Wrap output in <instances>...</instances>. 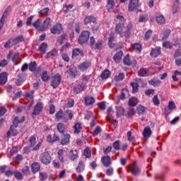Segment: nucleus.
Listing matches in <instances>:
<instances>
[{
    "mask_svg": "<svg viewBox=\"0 0 181 181\" xmlns=\"http://www.w3.org/2000/svg\"><path fill=\"white\" fill-rule=\"evenodd\" d=\"M139 6V0H130L128 5V11L129 12H132L135 11L136 8Z\"/></svg>",
    "mask_w": 181,
    "mask_h": 181,
    "instance_id": "nucleus-11",
    "label": "nucleus"
},
{
    "mask_svg": "<svg viewBox=\"0 0 181 181\" xmlns=\"http://www.w3.org/2000/svg\"><path fill=\"white\" fill-rule=\"evenodd\" d=\"M116 18L119 21V23H125L127 22V19L123 16L117 15Z\"/></svg>",
    "mask_w": 181,
    "mask_h": 181,
    "instance_id": "nucleus-60",
    "label": "nucleus"
},
{
    "mask_svg": "<svg viewBox=\"0 0 181 181\" xmlns=\"http://www.w3.org/2000/svg\"><path fill=\"white\" fill-rule=\"evenodd\" d=\"M70 138H71V136H70V134H64L61 140V145H69V144H70Z\"/></svg>",
    "mask_w": 181,
    "mask_h": 181,
    "instance_id": "nucleus-22",
    "label": "nucleus"
},
{
    "mask_svg": "<svg viewBox=\"0 0 181 181\" xmlns=\"http://www.w3.org/2000/svg\"><path fill=\"white\" fill-rule=\"evenodd\" d=\"M148 83H149V84H151V86H153V87H158V86H160L161 81L156 78H153V79L149 81Z\"/></svg>",
    "mask_w": 181,
    "mask_h": 181,
    "instance_id": "nucleus-45",
    "label": "nucleus"
},
{
    "mask_svg": "<svg viewBox=\"0 0 181 181\" xmlns=\"http://www.w3.org/2000/svg\"><path fill=\"white\" fill-rule=\"evenodd\" d=\"M40 160L43 165H49L52 162V156L49 151H45L40 156Z\"/></svg>",
    "mask_w": 181,
    "mask_h": 181,
    "instance_id": "nucleus-4",
    "label": "nucleus"
},
{
    "mask_svg": "<svg viewBox=\"0 0 181 181\" xmlns=\"http://www.w3.org/2000/svg\"><path fill=\"white\" fill-rule=\"evenodd\" d=\"M40 22H42V21H40V19H37L33 23V26H34V28H35L37 30H40V32H43L42 25H40Z\"/></svg>",
    "mask_w": 181,
    "mask_h": 181,
    "instance_id": "nucleus-35",
    "label": "nucleus"
},
{
    "mask_svg": "<svg viewBox=\"0 0 181 181\" xmlns=\"http://www.w3.org/2000/svg\"><path fill=\"white\" fill-rule=\"evenodd\" d=\"M115 39V35L114 34V33H111L110 34V36L108 37V46L109 47H110V49H114L115 45L114 43H112V42H114Z\"/></svg>",
    "mask_w": 181,
    "mask_h": 181,
    "instance_id": "nucleus-27",
    "label": "nucleus"
},
{
    "mask_svg": "<svg viewBox=\"0 0 181 181\" xmlns=\"http://www.w3.org/2000/svg\"><path fill=\"white\" fill-rule=\"evenodd\" d=\"M59 139H60V138L56 134H54L53 136L48 134L47 136V141L49 144H53V142H56V141H59Z\"/></svg>",
    "mask_w": 181,
    "mask_h": 181,
    "instance_id": "nucleus-25",
    "label": "nucleus"
},
{
    "mask_svg": "<svg viewBox=\"0 0 181 181\" xmlns=\"http://www.w3.org/2000/svg\"><path fill=\"white\" fill-rule=\"evenodd\" d=\"M52 19L50 18L47 17L43 22L42 26V32L44 30H46V29L49 28V25H50Z\"/></svg>",
    "mask_w": 181,
    "mask_h": 181,
    "instance_id": "nucleus-38",
    "label": "nucleus"
},
{
    "mask_svg": "<svg viewBox=\"0 0 181 181\" xmlns=\"http://www.w3.org/2000/svg\"><path fill=\"white\" fill-rule=\"evenodd\" d=\"M84 25H88V23H95L97 22V18L93 16H87L84 20Z\"/></svg>",
    "mask_w": 181,
    "mask_h": 181,
    "instance_id": "nucleus-21",
    "label": "nucleus"
},
{
    "mask_svg": "<svg viewBox=\"0 0 181 181\" xmlns=\"http://www.w3.org/2000/svg\"><path fill=\"white\" fill-rule=\"evenodd\" d=\"M13 175H14V177L18 180H22V179H23V175H22V173H21L18 170L13 171Z\"/></svg>",
    "mask_w": 181,
    "mask_h": 181,
    "instance_id": "nucleus-47",
    "label": "nucleus"
},
{
    "mask_svg": "<svg viewBox=\"0 0 181 181\" xmlns=\"http://www.w3.org/2000/svg\"><path fill=\"white\" fill-rule=\"evenodd\" d=\"M46 49H47V43L42 42L38 47V52L42 54H45V53H46Z\"/></svg>",
    "mask_w": 181,
    "mask_h": 181,
    "instance_id": "nucleus-37",
    "label": "nucleus"
},
{
    "mask_svg": "<svg viewBox=\"0 0 181 181\" xmlns=\"http://www.w3.org/2000/svg\"><path fill=\"white\" fill-rule=\"evenodd\" d=\"M127 173H131L133 176H138L141 175V167L138 165L136 162H134L127 166Z\"/></svg>",
    "mask_w": 181,
    "mask_h": 181,
    "instance_id": "nucleus-3",
    "label": "nucleus"
},
{
    "mask_svg": "<svg viewBox=\"0 0 181 181\" xmlns=\"http://www.w3.org/2000/svg\"><path fill=\"white\" fill-rule=\"evenodd\" d=\"M49 8H42L41 11H39V14L40 16H47L49 15Z\"/></svg>",
    "mask_w": 181,
    "mask_h": 181,
    "instance_id": "nucleus-50",
    "label": "nucleus"
},
{
    "mask_svg": "<svg viewBox=\"0 0 181 181\" xmlns=\"http://www.w3.org/2000/svg\"><path fill=\"white\" fill-rule=\"evenodd\" d=\"M148 71L149 70H148V69L141 68L139 69L138 74L140 77H145L148 74Z\"/></svg>",
    "mask_w": 181,
    "mask_h": 181,
    "instance_id": "nucleus-42",
    "label": "nucleus"
},
{
    "mask_svg": "<svg viewBox=\"0 0 181 181\" xmlns=\"http://www.w3.org/2000/svg\"><path fill=\"white\" fill-rule=\"evenodd\" d=\"M62 30H63V26L60 23H57L50 29V32L52 35H59V33H62Z\"/></svg>",
    "mask_w": 181,
    "mask_h": 181,
    "instance_id": "nucleus-10",
    "label": "nucleus"
},
{
    "mask_svg": "<svg viewBox=\"0 0 181 181\" xmlns=\"http://www.w3.org/2000/svg\"><path fill=\"white\" fill-rule=\"evenodd\" d=\"M124 112H125V109H124V107L121 106L116 107L117 117H122L124 115Z\"/></svg>",
    "mask_w": 181,
    "mask_h": 181,
    "instance_id": "nucleus-40",
    "label": "nucleus"
},
{
    "mask_svg": "<svg viewBox=\"0 0 181 181\" xmlns=\"http://www.w3.org/2000/svg\"><path fill=\"white\" fill-rule=\"evenodd\" d=\"M57 129L59 134H64L66 132V126L62 122L57 124Z\"/></svg>",
    "mask_w": 181,
    "mask_h": 181,
    "instance_id": "nucleus-34",
    "label": "nucleus"
},
{
    "mask_svg": "<svg viewBox=\"0 0 181 181\" xmlns=\"http://www.w3.org/2000/svg\"><path fill=\"white\" fill-rule=\"evenodd\" d=\"M25 100H28V105H30V107H32L33 105V91L31 92H28L25 93Z\"/></svg>",
    "mask_w": 181,
    "mask_h": 181,
    "instance_id": "nucleus-17",
    "label": "nucleus"
},
{
    "mask_svg": "<svg viewBox=\"0 0 181 181\" xmlns=\"http://www.w3.org/2000/svg\"><path fill=\"white\" fill-rule=\"evenodd\" d=\"M88 39H90V33L89 31L84 30L79 35L78 42L79 45H83V43L88 42Z\"/></svg>",
    "mask_w": 181,
    "mask_h": 181,
    "instance_id": "nucleus-7",
    "label": "nucleus"
},
{
    "mask_svg": "<svg viewBox=\"0 0 181 181\" xmlns=\"http://www.w3.org/2000/svg\"><path fill=\"white\" fill-rule=\"evenodd\" d=\"M37 64L35 62H30L28 66L30 71H35L36 70Z\"/></svg>",
    "mask_w": 181,
    "mask_h": 181,
    "instance_id": "nucleus-54",
    "label": "nucleus"
},
{
    "mask_svg": "<svg viewBox=\"0 0 181 181\" xmlns=\"http://www.w3.org/2000/svg\"><path fill=\"white\" fill-rule=\"evenodd\" d=\"M69 158L71 160H76L78 158V151L76 149L69 151Z\"/></svg>",
    "mask_w": 181,
    "mask_h": 181,
    "instance_id": "nucleus-20",
    "label": "nucleus"
},
{
    "mask_svg": "<svg viewBox=\"0 0 181 181\" xmlns=\"http://www.w3.org/2000/svg\"><path fill=\"white\" fill-rule=\"evenodd\" d=\"M72 128L74 130V134H80L81 129H83V127L81 126V123L80 122H76Z\"/></svg>",
    "mask_w": 181,
    "mask_h": 181,
    "instance_id": "nucleus-24",
    "label": "nucleus"
},
{
    "mask_svg": "<svg viewBox=\"0 0 181 181\" xmlns=\"http://www.w3.org/2000/svg\"><path fill=\"white\" fill-rule=\"evenodd\" d=\"M122 54H124L122 51H119V52L116 53L113 57L114 62H115V63H119L122 59Z\"/></svg>",
    "mask_w": 181,
    "mask_h": 181,
    "instance_id": "nucleus-32",
    "label": "nucleus"
},
{
    "mask_svg": "<svg viewBox=\"0 0 181 181\" xmlns=\"http://www.w3.org/2000/svg\"><path fill=\"white\" fill-rule=\"evenodd\" d=\"M40 170V163L38 162H33L31 164V171L33 173H37Z\"/></svg>",
    "mask_w": 181,
    "mask_h": 181,
    "instance_id": "nucleus-23",
    "label": "nucleus"
},
{
    "mask_svg": "<svg viewBox=\"0 0 181 181\" xmlns=\"http://www.w3.org/2000/svg\"><path fill=\"white\" fill-rule=\"evenodd\" d=\"M86 83H81L74 88V94H80L81 91H84Z\"/></svg>",
    "mask_w": 181,
    "mask_h": 181,
    "instance_id": "nucleus-19",
    "label": "nucleus"
},
{
    "mask_svg": "<svg viewBox=\"0 0 181 181\" xmlns=\"http://www.w3.org/2000/svg\"><path fill=\"white\" fill-rule=\"evenodd\" d=\"M156 22L159 25H163L165 23V17H163V16L162 15L156 16Z\"/></svg>",
    "mask_w": 181,
    "mask_h": 181,
    "instance_id": "nucleus-52",
    "label": "nucleus"
},
{
    "mask_svg": "<svg viewBox=\"0 0 181 181\" xmlns=\"http://www.w3.org/2000/svg\"><path fill=\"white\" fill-rule=\"evenodd\" d=\"M112 147L115 151H119L121 149V141L119 140L115 141L112 144Z\"/></svg>",
    "mask_w": 181,
    "mask_h": 181,
    "instance_id": "nucleus-48",
    "label": "nucleus"
},
{
    "mask_svg": "<svg viewBox=\"0 0 181 181\" xmlns=\"http://www.w3.org/2000/svg\"><path fill=\"white\" fill-rule=\"evenodd\" d=\"M9 11H11V7H8L4 11L1 19H0V30L4 28V23H5V19L8 18V13H9Z\"/></svg>",
    "mask_w": 181,
    "mask_h": 181,
    "instance_id": "nucleus-14",
    "label": "nucleus"
},
{
    "mask_svg": "<svg viewBox=\"0 0 181 181\" xmlns=\"http://www.w3.org/2000/svg\"><path fill=\"white\" fill-rule=\"evenodd\" d=\"M8 81V74L6 72H1L0 74V85L6 84Z\"/></svg>",
    "mask_w": 181,
    "mask_h": 181,
    "instance_id": "nucleus-29",
    "label": "nucleus"
},
{
    "mask_svg": "<svg viewBox=\"0 0 181 181\" xmlns=\"http://www.w3.org/2000/svg\"><path fill=\"white\" fill-rule=\"evenodd\" d=\"M132 28H134V25L132 23H129L125 26V23H118L115 27V33L116 35H119L120 37L129 39Z\"/></svg>",
    "mask_w": 181,
    "mask_h": 181,
    "instance_id": "nucleus-1",
    "label": "nucleus"
},
{
    "mask_svg": "<svg viewBox=\"0 0 181 181\" xmlns=\"http://www.w3.org/2000/svg\"><path fill=\"white\" fill-rule=\"evenodd\" d=\"M55 118L57 121H60L62 119L64 122H67L69 119L66 118V115H64V112L63 110L60 109L57 113L55 114Z\"/></svg>",
    "mask_w": 181,
    "mask_h": 181,
    "instance_id": "nucleus-12",
    "label": "nucleus"
},
{
    "mask_svg": "<svg viewBox=\"0 0 181 181\" xmlns=\"http://www.w3.org/2000/svg\"><path fill=\"white\" fill-rule=\"evenodd\" d=\"M16 84L17 86H22V84H23V78L22 76V74H18L17 76V79L16 81Z\"/></svg>",
    "mask_w": 181,
    "mask_h": 181,
    "instance_id": "nucleus-53",
    "label": "nucleus"
},
{
    "mask_svg": "<svg viewBox=\"0 0 181 181\" xmlns=\"http://www.w3.org/2000/svg\"><path fill=\"white\" fill-rule=\"evenodd\" d=\"M28 141L30 142V148H33V151H39L40 146H42V141H39L36 145V136L33 135L29 137Z\"/></svg>",
    "mask_w": 181,
    "mask_h": 181,
    "instance_id": "nucleus-6",
    "label": "nucleus"
},
{
    "mask_svg": "<svg viewBox=\"0 0 181 181\" xmlns=\"http://www.w3.org/2000/svg\"><path fill=\"white\" fill-rule=\"evenodd\" d=\"M84 103H85V105H86L87 107H89V105H93V104L95 103V99L92 96L86 95L85 96V98H84Z\"/></svg>",
    "mask_w": 181,
    "mask_h": 181,
    "instance_id": "nucleus-18",
    "label": "nucleus"
},
{
    "mask_svg": "<svg viewBox=\"0 0 181 181\" xmlns=\"http://www.w3.org/2000/svg\"><path fill=\"white\" fill-rule=\"evenodd\" d=\"M43 110V104L42 103H38L34 107L33 111V115H39Z\"/></svg>",
    "mask_w": 181,
    "mask_h": 181,
    "instance_id": "nucleus-15",
    "label": "nucleus"
},
{
    "mask_svg": "<svg viewBox=\"0 0 181 181\" xmlns=\"http://www.w3.org/2000/svg\"><path fill=\"white\" fill-rule=\"evenodd\" d=\"M128 117H134L135 115V109L133 107H129L127 111Z\"/></svg>",
    "mask_w": 181,
    "mask_h": 181,
    "instance_id": "nucleus-63",
    "label": "nucleus"
},
{
    "mask_svg": "<svg viewBox=\"0 0 181 181\" xmlns=\"http://www.w3.org/2000/svg\"><path fill=\"white\" fill-rule=\"evenodd\" d=\"M83 155L87 159H90L91 158V150H90V148L86 147L84 149Z\"/></svg>",
    "mask_w": 181,
    "mask_h": 181,
    "instance_id": "nucleus-46",
    "label": "nucleus"
},
{
    "mask_svg": "<svg viewBox=\"0 0 181 181\" xmlns=\"http://www.w3.org/2000/svg\"><path fill=\"white\" fill-rule=\"evenodd\" d=\"M91 67V62H84L78 65V69L80 71H86L88 70Z\"/></svg>",
    "mask_w": 181,
    "mask_h": 181,
    "instance_id": "nucleus-13",
    "label": "nucleus"
},
{
    "mask_svg": "<svg viewBox=\"0 0 181 181\" xmlns=\"http://www.w3.org/2000/svg\"><path fill=\"white\" fill-rule=\"evenodd\" d=\"M101 131H102V129L100 126L96 127L95 130L92 132L93 136H97V135H98V134H101Z\"/></svg>",
    "mask_w": 181,
    "mask_h": 181,
    "instance_id": "nucleus-58",
    "label": "nucleus"
},
{
    "mask_svg": "<svg viewBox=\"0 0 181 181\" xmlns=\"http://www.w3.org/2000/svg\"><path fill=\"white\" fill-rule=\"evenodd\" d=\"M25 121V117L24 116H17L13 120V125L11 126L10 129L7 132V135L15 136L16 135H18V132L16 130L13 131V127L14 128L18 127V124L21 122H23Z\"/></svg>",
    "mask_w": 181,
    "mask_h": 181,
    "instance_id": "nucleus-2",
    "label": "nucleus"
},
{
    "mask_svg": "<svg viewBox=\"0 0 181 181\" xmlns=\"http://www.w3.org/2000/svg\"><path fill=\"white\" fill-rule=\"evenodd\" d=\"M145 111H146L145 107L142 105H139L137 107V112L139 115H144V114H145Z\"/></svg>",
    "mask_w": 181,
    "mask_h": 181,
    "instance_id": "nucleus-56",
    "label": "nucleus"
},
{
    "mask_svg": "<svg viewBox=\"0 0 181 181\" xmlns=\"http://www.w3.org/2000/svg\"><path fill=\"white\" fill-rule=\"evenodd\" d=\"M56 56H57V49H54L47 52V55L45 56V59L49 60V59H53V57H56Z\"/></svg>",
    "mask_w": 181,
    "mask_h": 181,
    "instance_id": "nucleus-30",
    "label": "nucleus"
},
{
    "mask_svg": "<svg viewBox=\"0 0 181 181\" xmlns=\"http://www.w3.org/2000/svg\"><path fill=\"white\" fill-rule=\"evenodd\" d=\"M150 54L151 57H158V56L160 54V47H157L156 48H153Z\"/></svg>",
    "mask_w": 181,
    "mask_h": 181,
    "instance_id": "nucleus-31",
    "label": "nucleus"
},
{
    "mask_svg": "<svg viewBox=\"0 0 181 181\" xmlns=\"http://www.w3.org/2000/svg\"><path fill=\"white\" fill-rule=\"evenodd\" d=\"M131 47L133 50L141 53V50H142V46L139 43H134L131 45Z\"/></svg>",
    "mask_w": 181,
    "mask_h": 181,
    "instance_id": "nucleus-41",
    "label": "nucleus"
},
{
    "mask_svg": "<svg viewBox=\"0 0 181 181\" xmlns=\"http://www.w3.org/2000/svg\"><path fill=\"white\" fill-rule=\"evenodd\" d=\"M138 104V100L136 98H132L129 100V105L130 107H135Z\"/></svg>",
    "mask_w": 181,
    "mask_h": 181,
    "instance_id": "nucleus-51",
    "label": "nucleus"
},
{
    "mask_svg": "<svg viewBox=\"0 0 181 181\" xmlns=\"http://www.w3.org/2000/svg\"><path fill=\"white\" fill-rule=\"evenodd\" d=\"M60 83H62V76L59 74H56L52 78L51 86L53 88H57Z\"/></svg>",
    "mask_w": 181,
    "mask_h": 181,
    "instance_id": "nucleus-8",
    "label": "nucleus"
},
{
    "mask_svg": "<svg viewBox=\"0 0 181 181\" xmlns=\"http://www.w3.org/2000/svg\"><path fill=\"white\" fill-rule=\"evenodd\" d=\"M123 63L125 66H131L132 67H136L137 64L136 59L134 57H131L129 54H126L124 57Z\"/></svg>",
    "mask_w": 181,
    "mask_h": 181,
    "instance_id": "nucleus-5",
    "label": "nucleus"
},
{
    "mask_svg": "<svg viewBox=\"0 0 181 181\" xmlns=\"http://www.w3.org/2000/svg\"><path fill=\"white\" fill-rule=\"evenodd\" d=\"M151 135H152V129L149 127H146L143 131L144 138H150Z\"/></svg>",
    "mask_w": 181,
    "mask_h": 181,
    "instance_id": "nucleus-28",
    "label": "nucleus"
},
{
    "mask_svg": "<svg viewBox=\"0 0 181 181\" xmlns=\"http://www.w3.org/2000/svg\"><path fill=\"white\" fill-rule=\"evenodd\" d=\"M39 177L40 180L45 181L47 179V174L46 173H40Z\"/></svg>",
    "mask_w": 181,
    "mask_h": 181,
    "instance_id": "nucleus-64",
    "label": "nucleus"
},
{
    "mask_svg": "<svg viewBox=\"0 0 181 181\" xmlns=\"http://www.w3.org/2000/svg\"><path fill=\"white\" fill-rule=\"evenodd\" d=\"M177 76H181L180 71H174V74L172 76L173 81H177Z\"/></svg>",
    "mask_w": 181,
    "mask_h": 181,
    "instance_id": "nucleus-59",
    "label": "nucleus"
},
{
    "mask_svg": "<svg viewBox=\"0 0 181 181\" xmlns=\"http://www.w3.org/2000/svg\"><path fill=\"white\" fill-rule=\"evenodd\" d=\"M152 30H148L144 35V40H149L151 36H152Z\"/></svg>",
    "mask_w": 181,
    "mask_h": 181,
    "instance_id": "nucleus-62",
    "label": "nucleus"
},
{
    "mask_svg": "<svg viewBox=\"0 0 181 181\" xmlns=\"http://www.w3.org/2000/svg\"><path fill=\"white\" fill-rule=\"evenodd\" d=\"M101 163L105 168H109L112 164V160H111V156H103L101 158Z\"/></svg>",
    "mask_w": 181,
    "mask_h": 181,
    "instance_id": "nucleus-9",
    "label": "nucleus"
},
{
    "mask_svg": "<svg viewBox=\"0 0 181 181\" xmlns=\"http://www.w3.org/2000/svg\"><path fill=\"white\" fill-rule=\"evenodd\" d=\"M83 50L78 48H75L72 51V56H74L75 57H76V56H83Z\"/></svg>",
    "mask_w": 181,
    "mask_h": 181,
    "instance_id": "nucleus-44",
    "label": "nucleus"
},
{
    "mask_svg": "<svg viewBox=\"0 0 181 181\" xmlns=\"http://www.w3.org/2000/svg\"><path fill=\"white\" fill-rule=\"evenodd\" d=\"M41 78L42 81H47L50 78L49 76H47V71H44L41 75Z\"/></svg>",
    "mask_w": 181,
    "mask_h": 181,
    "instance_id": "nucleus-55",
    "label": "nucleus"
},
{
    "mask_svg": "<svg viewBox=\"0 0 181 181\" xmlns=\"http://www.w3.org/2000/svg\"><path fill=\"white\" fill-rule=\"evenodd\" d=\"M23 35L16 37L15 38L12 39L13 45H18V43H21V42H23Z\"/></svg>",
    "mask_w": 181,
    "mask_h": 181,
    "instance_id": "nucleus-43",
    "label": "nucleus"
},
{
    "mask_svg": "<svg viewBox=\"0 0 181 181\" xmlns=\"http://www.w3.org/2000/svg\"><path fill=\"white\" fill-rule=\"evenodd\" d=\"M111 76V72L108 69H105L103 71L100 75L101 79L102 80H107L108 77Z\"/></svg>",
    "mask_w": 181,
    "mask_h": 181,
    "instance_id": "nucleus-39",
    "label": "nucleus"
},
{
    "mask_svg": "<svg viewBox=\"0 0 181 181\" xmlns=\"http://www.w3.org/2000/svg\"><path fill=\"white\" fill-rule=\"evenodd\" d=\"M86 169V162L83 161V160H79L78 165L76 168V171L77 173H81Z\"/></svg>",
    "mask_w": 181,
    "mask_h": 181,
    "instance_id": "nucleus-16",
    "label": "nucleus"
},
{
    "mask_svg": "<svg viewBox=\"0 0 181 181\" xmlns=\"http://www.w3.org/2000/svg\"><path fill=\"white\" fill-rule=\"evenodd\" d=\"M57 158L61 163H64V151L59 149L57 152Z\"/></svg>",
    "mask_w": 181,
    "mask_h": 181,
    "instance_id": "nucleus-33",
    "label": "nucleus"
},
{
    "mask_svg": "<svg viewBox=\"0 0 181 181\" xmlns=\"http://www.w3.org/2000/svg\"><path fill=\"white\" fill-rule=\"evenodd\" d=\"M95 49L96 50H101L103 49V40H100L96 42Z\"/></svg>",
    "mask_w": 181,
    "mask_h": 181,
    "instance_id": "nucleus-61",
    "label": "nucleus"
},
{
    "mask_svg": "<svg viewBox=\"0 0 181 181\" xmlns=\"http://www.w3.org/2000/svg\"><path fill=\"white\" fill-rule=\"evenodd\" d=\"M163 35L162 40H166L169 37V35H170V30H165Z\"/></svg>",
    "mask_w": 181,
    "mask_h": 181,
    "instance_id": "nucleus-57",
    "label": "nucleus"
},
{
    "mask_svg": "<svg viewBox=\"0 0 181 181\" xmlns=\"http://www.w3.org/2000/svg\"><path fill=\"white\" fill-rule=\"evenodd\" d=\"M114 78L115 81H122V80L125 78V74L120 73L118 75H116Z\"/></svg>",
    "mask_w": 181,
    "mask_h": 181,
    "instance_id": "nucleus-49",
    "label": "nucleus"
},
{
    "mask_svg": "<svg viewBox=\"0 0 181 181\" xmlns=\"http://www.w3.org/2000/svg\"><path fill=\"white\" fill-rule=\"evenodd\" d=\"M130 86L132 88V93L135 94L139 91V85L136 82H131Z\"/></svg>",
    "mask_w": 181,
    "mask_h": 181,
    "instance_id": "nucleus-36",
    "label": "nucleus"
},
{
    "mask_svg": "<svg viewBox=\"0 0 181 181\" xmlns=\"http://www.w3.org/2000/svg\"><path fill=\"white\" fill-rule=\"evenodd\" d=\"M115 6V1L114 0H107L106 8L107 12H111Z\"/></svg>",
    "mask_w": 181,
    "mask_h": 181,
    "instance_id": "nucleus-26",
    "label": "nucleus"
}]
</instances>
